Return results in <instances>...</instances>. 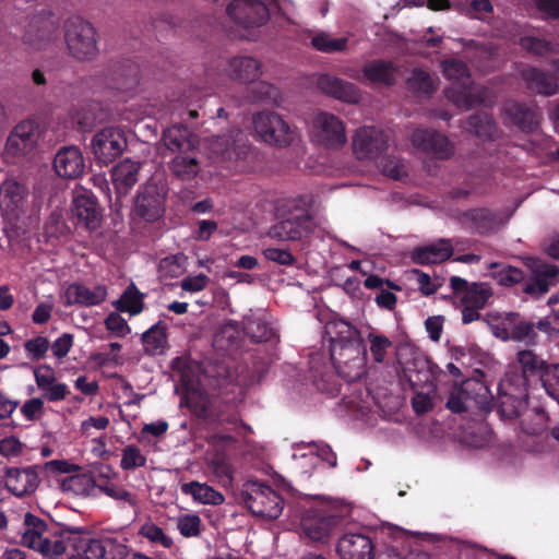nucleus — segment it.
<instances>
[{"label":"nucleus","instance_id":"obj_35","mask_svg":"<svg viewBox=\"0 0 559 559\" xmlns=\"http://www.w3.org/2000/svg\"><path fill=\"white\" fill-rule=\"evenodd\" d=\"M362 78L371 84L392 85L397 70L391 62L373 60L362 67Z\"/></svg>","mask_w":559,"mask_h":559},{"label":"nucleus","instance_id":"obj_43","mask_svg":"<svg viewBox=\"0 0 559 559\" xmlns=\"http://www.w3.org/2000/svg\"><path fill=\"white\" fill-rule=\"evenodd\" d=\"M311 45L314 49L324 53L345 51L348 47V37H332L325 32H318L311 37Z\"/></svg>","mask_w":559,"mask_h":559},{"label":"nucleus","instance_id":"obj_2","mask_svg":"<svg viewBox=\"0 0 559 559\" xmlns=\"http://www.w3.org/2000/svg\"><path fill=\"white\" fill-rule=\"evenodd\" d=\"M25 530L22 534L23 546L33 549L47 559H59L74 545L75 533L71 531H49L46 523L31 513L25 515Z\"/></svg>","mask_w":559,"mask_h":559},{"label":"nucleus","instance_id":"obj_61","mask_svg":"<svg viewBox=\"0 0 559 559\" xmlns=\"http://www.w3.org/2000/svg\"><path fill=\"white\" fill-rule=\"evenodd\" d=\"M264 257L281 265H292L295 262L293 254L285 249L280 248H266L263 250Z\"/></svg>","mask_w":559,"mask_h":559},{"label":"nucleus","instance_id":"obj_53","mask_svg":"<svg viewBox=\"0 0 559 559\" xmlns=\"http://www.w3.org/2000/svg\"><path fill=\"white\" fill-rule=\"evenodd\" d=\"M280 98L277 88L269 82H259L252 90V102L276 103Z\"/></svg>","mask_w":559,"mask_h":559},{"label":"nucleus","instance_id":"obj_51","mask_svg":"<svg viewBox=\"0 0 559 559\" xmlns=\"http://www.w3.org/2000/svg\"><path fill=\"white\" fill-rule=\"evenodd\" d=\"M379 168L383 175L393 179H402L403 177L407 176L408 171L405 163L392 156L383 157L379 163Z\"/></svg>","mask_w":559,"mask_h":559},{"label":"nucleus","instance_id":"obj_22","mask_svg":"<svg viewBox=\"0 0 559 559\" xmlns=\"http://www.w3.org/2000/svg\"><path fill=\"white\" fill-rule=\"evenodd\" d=\"M317 86L323 94L343 103L358 104L361 99L360 90L353 83L328 73L318 78Z\"/></svg>","mask_w":559,"mask_h":559},{"label":"nucleus","instance_id":"obj_48","mask_svg":"<svg viewBox=\"0 0 559 559\" xmlns=\"http://www.w3.org/2000/svg\"><path fill=\"white\" fill-rule=\"evenodd\" d=\"M176 525L183 537H198L201 534L202 520L195 513H185L177 518Z\"/></svg>","mask_w":559,"mask_h":559},{"label":"nucleus","instance_id":"obj_7","mask_svg":"<svg viewBox=\"0 0 559 559\" xmlns=\"http://www.w3.org/2000/svg\"><path fill=\"white\" fill-rule=\"evenodd\" d=\"M241 501L252 514L270 520L283 511V499L270 486L253 480L243 484Z\"/></svg>","mask_w":559,"mask_h":559},{"label":"nucleus","instance_id":"obj_11","mask_svg":"<svg viewBox=\"0 0 559 559\" xmlns=\"http://www.w3.org/2000/svg\"><path fill=\"white\" fill-rule=\"evenodd\" d=\"M331 359L337 373L346 381L360 379L366 373V349L361 342L332 345Z\"/></svg>","mask_w":559,"mask_h":559},{"label":"nucleus","instance_id":"obj_60","mask_svg":"<svg viewBox=\"0 0 559 559\" xmlns=\"http://www.w3.org/2000/svg\"><path fill=\"white\" fill-rule=\"evenodd\" d=\"M210 278L205 274L188 276L180 282V287L190 293H198L206 288Z\"/></svg>","mask_w":559,"mask_h":559},{"label":"nucleus","instance_id":"obj_34","mask_svg":"<svg viewBox=\"0 0 559 559\" xmlns=\"http://www.w3.org/2000/svg\"><path fill=\"white\" fill-rule=\"evenodd\" d=\"M325 335L329 336L331 346L361 342L359 331L352 323L343 319L330 320L325 325Z\"/></svg>","mask_w":559,"mask_h":559},{"label":"nucleus","instance_id":"obj_6","mask_svg":"<svg viewBox=\"0 0 559 559\" xmlns=\"http://www.w3.org/2000/svg\"><path fill=\"white\" fill-rule=\"evenodd\" d=\"M64 41L70 55L80 61H90L99 53L98 36L94 26L81 17H71L64 24Z\"/></svg>","mask_w":559,"mask_h":559},{"label":"nucleus","instance_id":"obj_37","mask_svg":"<svg viewBox=\"0 0 559 559\" xmlns=\"http://www.w3.org/2000/svg\"><path fill=\"white\" fill-rule=\"evenodd\" d=\"M181 491L202 504L219 506L225 501L223 493L205 483L191 481L181 485Z\"/></svg>","mask_w":559,"mask_h":559},{"label":"nucleus","instance_id":"obj_57","mask_svg":"<svg viewBox=\"0 0 559 559\" xmlns=\"http://www.w3.org/2000/svg\"><path fill=\"white\" fill-rule=\"evenodd\" d=\"M26 352L28 353L29 357L32 359H40L44 357L46 352L49 348V342L44 336H37L35 338H32L27 341L24 345Z\"/></svg>","mask_w":559,"mask_h":559},{"label":"nucleus","instance_id":"obj_10","mask_svg":"<svg viewBox=\"0 0 559 559\" xmlns=\"http://www.w3.org/2000/svg\"><path fill=\"white\" fill-rule=\"evenodd\" d=\"M286 0H234L227 8L228 15L245 28L264 25L275 8L283 10Z\"/></svg>","mask_w":559,"mask_h":559},{"label":"nucleus","instance_id":"obj_29","mask_svg":"<svg viewBox=\"0 0 559 559\" xmlns=\"http://www.w3.org/2000/svg\"><path fill=\"white\" fill-rule=\"evenodd\" d=\"M336 551L341 559H371L372 544L364 534H346L340 538Z\"/></svg>","mask_w":559,"mask_h":559},{"label":"nucleus","instance_id":"obj_38","mask_svg":"<svg viewBox=\"0 0 559 559\" xmlns=\"http://www.w3.org/2000/svg\"><path fill=\"white\" fill-rule=\"evenodd\" d=\"M171 171L183 180L192 179L200 171L199 153L197 148L177 154L170 163Z\"/></svg>","mask_w":559,"mask_h":559},{"label":"nucleus","instance_id":"obj_31","mask_svg":"<svg viewBox=\"0 0 559 559\" xmlns=\"http://www.w3.org/2000/svg\"><path fill=\"white\" fill-rule=\"evenodd\" d=\"M227 74L237 82L250 83L262 74L261 63L249 56H237L229 60Z\"/></svg>","mask_w":559,"mask_h":559},{"label":"nucleus","instance_id":"obj_27","mask_svg":"<svg viewBox=\"0 0 559 559\" xmlns=\"http://www.w3.org/2000/svg\"><path fill=\"white\" fill-rule=\"evenodd\" d=\"M37 388L43 392V397L49 402L63 401L70 394L66 383L58 382L53 370L48 366H40L34 370Z\"/></svg>","mask_w":559,"mask_h":559},{"label":"nucleus","instance_id":"obj_18","mask_svg":"<svg viewBox=\"0 0 559 559\" xmlns=\"http://www.w3.org/2000/svg\"><path fill=\"white\" fill-rule=\"evenodd\" d=\"M296 468L302 474H311L319 461H325L331 467L337 463L336 454L331 447L324 443H309L306 447H298L293 454Z\"/></svg>","mask_w":559,"mask_h":559},{"label":"nucleus","instance_id":"obj_47","mask_svg":"<svg viewBox=\"0 0 559 559\" xmlns=\"http://www.w3.org/2000/svg\"><path fill=\"white\" fill-rule=\"evenodd\" d=\"M407 83L412 91L423 94L431 93L437 87V79L419 69L412 72Z\"/></svg>","mask_w":559,"mask_h":559},{"label":"nucleus","instance_id":"obj_45","mask_svg":"<svg viewBox=\"0 0 559 559\" xmlns=\"http://www.w3.org/2000/svg\"><path fill=\"white\" fill-rule=\"evenodd\" d=\"M465 128L468 132H472L481 139H491L496 132L495 123L486 114L472 116Z\"/></svg>","mask_w":559,"mask_h":559},{"label":"nucleus","instance_id":"obj_15","mask_svg":"<svg viewBox=\"0 0 559 559\" xmlns=\"http://www.w3.org/2000/svg\"><path fill=\"white\" fill-rule=\"evenodd\" d=\"M28 190L15 179H7L0 185V211L10 222H19L27 210Z\"/></svg>","mask_w":559,"mask_h":559},{"label":"nucleus","instance_id":"obj_21","mask_svg":"<svg viewBox=\"0 0 559 559\" xmlns=\"http://www.w3.org/2000/svg\"><path fill=\"white\" fill-rule=\"evenodd\" d=\"M108 296L105 285L86 286L80 283L70 284L63 293L66 306L79 305L83 307H94L103 304Z\"/></svg>","mask_w":559,"mask_h":559},{"label":"nucleus","instance_id":"obj_39","mask_svg":"<svg viewBox=\"0 0 559 559\" xmlns=\"http://www.w3.org/2000/svg\"><path fill=\"white\" fill-rule=\"evenodd\" d=\"M119 312L129 313L131 317L141 313L144 309V294L131 283L121 294L120 298L112 302Z\"/></svg>","mask_w":559,"mask_h":559},{"label":"nucleus","instance_id":"obj_40","mask_svg":"<svg viewBox=\"0 0 559 559\" xmlns=\"http://www.w3.org/2000/svg\"><path fill=\"white\" fill-rule=\"evenodd\" d=\"M523 78L527 82L530 88L539 94L550 96L557 94L559 91L556 80L537 69L530 68L524 70Z\"/></svg>","mask_w":559,"mask_h":559},{"label":"nucleus","instance_id":"obj_49","mask_svg":"<svg viewBox=\"0 0 559 559\" xmlns=\"http://www.w3.org/2000/svg\"><path fill=\"white\" fill-rule=\"evenodd\" d=\"M474 386H479V389H483V385L474 382V381H466L463 384V388L453 392L447 403L448 407L454 412V413H462L465 409H467V392Z\"/></svg>","mask_w":559,"mask_h":559},{"label":"nucleus","instance_id":"obj_23","mask_svg":"<svg viewBox=\"0 0 559 559\" xmlns=\"http://www.w3.org/2000/svg\"><path fill=\"white\" fill-rule=\"evenodd\" d=\"M411 142L415 147L437 158H447L453 151L449 140L432 130H415L411 135Z\"/></svg>","mask_w":559,"mask_h":559},{"label":"nucleus","instance_id":"obj_50","mask_svg":"<svg viewBox=\"0 0 559 559\" xmlns=\"http://www.w3.org/2000/svg\"><path fill=\"white\" fill-rule=\"evenodd\" d=\"M145 464L146 457L138 447L131 444L122 450L120 467L123 471L143 467Z\"/></svg>","mask_w":559,"mask_h":559},{"label":"nucleus","instance_id":"obj_63","mask_svg":"<svg viewBox=\"0 0 559 559\" xmlns=\"http://www.w3.org/2000/svg\"><path fill=\"white\" fill-rule=\"evenodd\" d=\"M413 274L416 277L419 290L424 295H432L437 292L439 283L432 281L428 274L418 270L413 271Z\"/></svg>","mask_w":559,"mask_h":559},{"label":"nucleus","instance_id":"obj_16","mask_svg":"<svg viewBox=\"0 0 559 559\" xmlns=\"http://www.w3.org/2000/svg\"><path fill=\"white\" fill-rule=\"evenodd\" d=\"M165 187L155 182L146 183L135 199V214L146 222H155L164 214Z\"/></svg>","mask_w":559,"mask_h":559},{"label":"nucleus","instance_id":"obj_56","mask_svg":"<svg viewBox=\"0 0 559 559\" xmlns=\"http://www.w3.org/2000/svg\"><path fill=\"white\" fill-rule=\"evenodd\" d=\"M498 284L502 286H513L516 283H520L524 275L520 269L512 266H503L498 272L493 274Z\"/></svg>","mask_w":559,"mask_h":559},{"label":"nucleus","instance_id":"obj_12","mask_svg":"<svg viewBox=\"0 0 559 559\" xmlns=\"http://www.w3.org/2000/svg\"><path fill=\"white\" fill-rule=\"evenodd\" d=\"M43 135L40 124L34 119H24L16 123L9 133L4 152L12 157L32 155L38 147Z\"/></svg>","mask_w":559,"mask_h":559},{"label":"nucleus","instance_id":"obj_33","mask_svg":"<svg viewBox=\"0 0 559 559\" xmlns=\"http://www.w3.org/2000/svg\"><path fill=\"white\" fill-rule=\"evenodd\" d=\"M453 253V247L447 239L419 247L413 252V260L419 264H435L448 260Z\"/></svg>","mask_w":559,"mask_h":559},{"label":"nucleus","instance_id":"obj_55","mask_svg":"<svg viewBox=\"0 0 559 559\" xmlns=\"http://www.w3.org/2000/svg\"><path fill=\"white\" fill-rule=\"evenodd\" d=\"M99 489L108 497L115 499V500H119V501H123L126 503H128L129 506L131 507H135L136 506V499L135 497L129 492L128 490H126L124 488L118 486V485H115V484H106L104 486H100Z\"/></svg>","mask_w":559,"mask_h":559},{"label":"nucleus","instance_id":"obj_24","mask_svg":"<svg viewBox=\"0 0 559 559\" xmlns=\"http://www.w3.org/2000/svg\"><path fill=\"white\" fill-rule=\"evenodd\" d=\"M39 485V476L34 467H10L4 475L5 488L16 497L33 493Z\"/></svg>","mask_w":559,"mask_h":559},{"label":"nucleus","instance_id":"obj_30","mask_svg":"<svg viewBox=\"0 0 559 559\" xmlns=\"http://www.w3.org/2000/svg\"><path fill=\"white\" fill-rule=\"evenodd\" d=\"M337 520L335 516L322 513L308 514L301 520V530L305 536L318 543L328 540Z\"/></svg>","mask_w":559,"mask_h":559},{"label":"nucleus","instance_id":"obj_9","mask_svg":"<svg viewBox=\"0 0 559 559\" xmlns=\"http://www.w3.org/2000/svg\"><path fill=\"white\" fill-rule=\"evenodd\" d=\"M128 147V138L124 128L107 126L91 139L90 148L94 160L99 166H108L123 154Z\"/></svg>","mask_w":559,"mask_h":559},{"label":"nucleus","instance_id":"obj_42","mask_svg":"<svg viewBox=\"0 0 559 559\" xmlns=\"http://www.w3.org/2000/svg\"><path fill=\"white\" fill-rule=\"evenodd\" d=\"M60 488L64 493L86 497L94 489V480L86 474H75L60 480Z\"/></svg>","mask_w":559,"mask_h":559},{"label":"nucleus","instance_id":"obj_58","mask_svg":"<svg viewBox=\"0 0 559 559\" xmlns=\"http://www.w3.org/2000/svg\"><path fill=\"white\" fill-rule=\"evenodd\" d=\"M44 468L50 474H71L81 471V466L67 460H51L45 463Z\"/></svg>","mask_w":559,"mask_h":559},{"label":"nucleus","instance_id":"obj_36","mask_svg":"<svg viewBox=\"0 0 559 559\" xmlns=\"http://www.w3.org/2000/svg\"><path fill=\"white\" fill-rule=\"evenodd\" d=\"M504 111L511 121L524 131H534L539 124V114L536 110L526 108L521 104H507Z\"/></svg>","mask_w":559,"mask_h":559},{"label":"nucleus","instance_id":"obj_3","mask_svg":"<svg viewBox=\"0 0 559 559\" xmlns=\"http://www.w3.org/2000/svg\"><path fill=\"white\" fill-rule=\"evenodd\" d=\"M442 72L453 86L445 91L447 98L459 108L468 109L476 105H486L490 102V93L483 86L468 84V70L457 60L451 59L442 62Z\"/></svg>","mask_w":559,"mask_h":559},{"label":"nucleus","instance_id":"obj_20","mask_svg":"<svg viewBox=\"0 0 559 559\" xmlns=\"http://www.w3.org/2000/svg\"><path fill=\"white\" fill-rule=\"evenodd\" d=\"M450 287L461 305H468L476 308L483 309L492 296V290L488 284L476 282L468 283L466 280L459 276H452L450 278Z\"/></svg>","mask_w":559,"mask_h":559},{"label":"nucleus","instance_id":"obj_32","mask_svg":"<svg viewBox=\"0 0 559 559\" xmlns=\"http://www.w3.org/2000/svg\"><path fill=\"white\" fill-rule=\"evenodd\" d=\"M166 147L177 154L186 153L197 148L198 139L187 127L173 126L168 128L163 135Z\"/></svg>","mask_w":559,"mask_h":559},{"label":"nucleus","instance_id":"obj_5","mask_svg":"<svg viewBox=\"0 0 559 559\" xmlns=\"http://www.w3.org/2000/svg\"><path fill=\"white\" fill-rule=\"evenodd\" d=\"M70 549L73 551L69 554V559H148L145 555L129 551L112 538L94 539L78 534Z\"/></svg>","mask_w":559,"mask_h":559},{"label":"nucleus","instance_id":"obj_4","mask_svg":"<svg viewBox=\"0 0 559 559\" xmlns=\"http://www.w3.org/2000/svg\"><path fill=\"white\" fill-rule=\"evenodd\" d=\"M252 127L255 136L265 144L276 147H287L300 138L296 126L290 124L280 114L262 110L252 116Z\"/></svg>","mask_w":559,"mask_h":559},{"label":"nucleus","instance_id":"obj_14","mask_svg":"<svg viewBox=\"0 0 559 559\" xmlns=\"http://www.w3.org/2000/svg\"><path fill=\"white\" fill-rule=\"evenodd\" d=\"M317 221L307 211H296L269 229V236L277 240H300L312 234Z\"/></svg>","mask_w":559,"mask_h":559},{"label":"nucleus","instance_id":"obj_44","mask_svg":"<svg viewBox=\"0 0 559 559\" xmlns=\"http://www.w3.org/2000/svg\"><path fill=\"white\" fill-rule=\"evenodd\" d=\"M139 535L151 544L170 549L175 546L174 539L167 535L162 527L152 521H146L139 530Z\"/></svg>","mask_w":559,"mask_h":559},{"label":"nucleus","instance_id":"obj_46","mask_svg":"<svg viewBox=\"0 0 559 559\" xmlns=\"http://www.w3.org/2000/svg\"><path fill=\"white\" fill-rule=\"evenodd\" d=\"M516 318L518 313L513 312L495 317L490 322L492 334L503 341L511 340V332H513Z\"/></svg>","mask_w":559,"mask_h":559},{"label":"nucleus","instance_id":"obj_64","mask_svg":"<svg viewBox=\"0 0 559 559\" xmlns=\"http://www.w3.org/2000/svg\"><path fill=\"white\" fill-rule=\"evenodd\" d=\"M72 345L73 336L71 334L64 333L52 343V354L58 358H63L68 355Z\"/></svg>","mask_w":559,"mask_h":559},{"label":"nucleus","instance_id":"obj_54","mask_svg":"<svg viewBox=\"0 0 559 559\" xmlns=\"http://www.w3.org/2000/svg\"><path fill=\"white\" fill-rule=\"evenodd\" d=\"M370 352L377 362H382L386 355L388 348L391 346V341L383 335L369 334Z\"/></svg>","mask_w":559,"mask_h":559},{"label":"nucleus","instance_id":"obj_8","mask_svg":"<svg viewBox=\"0 0 559 559\" xmlns=\"http://www.w3.org/2000/svg\"><path fill=\"white\" fill-rule=\"evenodd\" d=\"M310 140L319 146L337 150L347 142L344 121L329 111L316 112L309 123Z\"/></svg>","mask_w":559,"mask_h":559},{"label":"nucleus","instance_id":"obj_62","mask_svg":"<svg viewBox=\"0 0 559 559\" xmlns=\"http://www.w3.org/2000/svg\"><path fill=\"white\" fill-rule=\"evenodd\" d=\"M110 424V420L106 416L88 417L81 423L80 431L84 436H91L92 430H105Z\"/></svg>","mask_w":559,"mask_h":559},{"label":"nucleus","instance_id":"obj_19","mask_svg":"<svg viewBox=\"0 0 559 559\" xmlns=\"http://www.w3.org/2000/svg\"><path fill=\"white\" fill-rule=\"evenodd\" d=\"M386 145L388 135L374 127H362L353 136V151L359 159L376 158Z\"/></svg>","mask_w":559,"mask_h":559},{"label":"nucleus","instance_id":"obj_17","mask_svg":"<svg viewBox=\"0 0 559 559\" xmlns=\"http://www.w3.org/2000/svg\"><path fill=\"white\" fill-rule=\"evenodd\" d=\"M59 35V19L51 12H43L32 19L25 41L36 49L53 43Z\"/></svg>","mask_w":559,"mask_h":559},{"label":"nucleus","instance_id":"obj_59","mask_svg":"<svg viewBox=\"0 0 559 559\" xmlns=\"http://www.w3.org/2000/svg\"><path fill=\"white\" fill-rule=\"evenodd\" d=\"M21 413L27 420L39 419L44 413V401L39 397L26 401L21 407Z\"/></svg>","mask_w":559,"mask_h":559},{"label":"nucleus","instance_id":"obj_13","mask_svg":"<svg viewBox=\"0 0 559 559\" xmlns=\"http://www.w3.org/2000/svg\"><path fill=\"white\" fill-rule=\"evenodd\" d=\"M530 267L534 274L530 282L524 285V293L532 296H540L548 292L549 286L559 283V271L555 265L546 264L539 260H532ZM548 305L551 308L554 317L559 321V296L554 295L549 298Z\"/></svg>","mask_w":559,"mask_h":559},{"label":"nucleus","instance_id":"obj_28","mask_svg":"<svg viewBox=\"0 0 559 559\" xmlns=\"http://www.w3.org/2000/svg\"><path fill=\"white\" fill-rule=\"evenodd\" d=\"M71 211L79 223L88 229H95L100 224L102 213L96 199L86 192L75 194Z\"/></svg>","mask_w":559,"mask_h":559},{"label":"nucleus","instance_id":"obj_25","mask_svg":"<svg viewBox=\"0 0 559 559\" xmlns=\"http://www.w3.org/2000/svg\"><path fill=\"white\" fill-rule=\"evenodd\" d=\"M53 168L61 178L75 179L80 177L85 169L82 152L76 146L60 148L55 156Z\"/></svg>","mask_w":559,"mask_h":559},{"label":"nucleus","instance_id":"obj_41","mask_svg":"<svg viewBox=\"0 0 559 559\" xmlns=\"http://www.w3.org/2000/svg\"><path fill=\"white\" fill-rule=\"evenodd\" d=\"M142 342L146 353L151 355L163 354L167 347L166 325L157 322L142 335Z\"/></svg>","mask_w":559,"mask_h":559},{"label":"nucleus","instance_id":"obj_1","mask_svg":"<svg viewBox=\"0 0 559 559\" xmlns=\"http://www.w3.org/2000/svg\"><path fill=\"white\" fill-rule=\"evenodd\" d=\"M518 362L520 364L523 373H508L499 385L501 394H503L508 400H512L515 403V407L522 406L526 401L527 378L530 376H540V380L547 391L551 381L558 378V374L554 370L558 365L547 366L545 361L537 357L532 350L519 352Z\"/></svg>","mask_w":559,"mask_h":559},{"label":"nucleus","instance_id":"obj_26","mask_svg":"<svg viewBox=\"0 0 559 559\" xmlns=\"http://www.w3.org/2000/svg\"><path fill=\"white\" fill-rule=\"evenodd\" d=\"M141 163L124 158L115 165L110 171L111 182L118 195L128 194L139 181Z\"/></svg>","mask_w":559,"mask_h":559},{"label":"nucleus","instance_id":"obj_52","mask_svg":"<svg viewBox=\"0 0 559 559\" xmlns=\"http://www.w3.org/2000/svg\"><path fill=\"white\" fill-rule=\"evenodd\" d=\"M119 311L110 312L104 323L108 332H110L116 337H126L130 332L131 328L129 326L127 320L122 318Z\"/></svg>","mask_w":559,"mask_h":559}]
</instances>
